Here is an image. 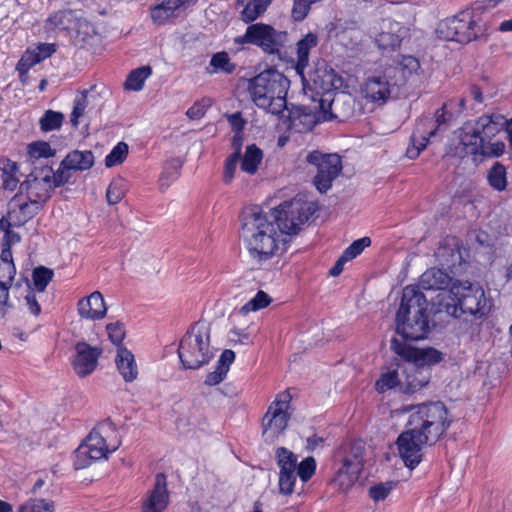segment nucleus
I'll return each mask as SVG.
<instances>
[{
	"label": "nucleus",
	"instance_id": "f257e3e1",
	"mask_svg": "<svg viewBox=\"0 0 512 512\" xmlns=\"http://www.w3.org/2000/svg\"><path fill=\"white\" fill-rule=\"evenodd\" d=\"M317 209L316 202L300 195L271 213L257 205L245 207L240 215V236L250 257L258 263L270 260L286 244L287 237L297 234Z\"/></svg>",
	"mask_w": 512,
	"mask_h": 512
},
{
	"label": "nucleus",
	"instance_id": "f03ea898",
	"mask_svg": "<svg viewBox=\"0 0 512 512\" xmlns=\"http://www.w3.org/2000/svg\"><path fill=\"white\" fill-rule=\"evenodd\" d=\"M433 304L437 312H444L454 318L466 314L481 319L492 308V300L487 297L484 289L470 282L453 284L449 291L438 293Z\"/></svg>",
	"mask_w": 512,
	"mask_h": 512
},
{
	"label": "nucleus",
	"instance_id": "7ed1b4c3",
	"mask_svg": "<svg viewBox=\"0 0 512 512\" xmlns=\"http://www.w3.org/2000/svg\"><path fill=\"white\" fill-rule=\"evenodd\" d=\"M391 349L403 359L402 369V393L412 394L430 381V368L432 364L442 360V353L434 348H415L397 338L391 340Z\"/></svg>",
	"mask_w": 512,
	"mask_h": 512
},
{
	"label": "nucleus",
	"instance_id": "20e7f679",
	"mask_svg": "<svg viewBox=\"0 0 512 512\" xmlns=\"http://www.w3.org/2000/svg\"><path fill=\"white\" fill-rule=\"evenodd\" d=\"M426 296L419 287L403 289L400 307L396 314V331L405 340L424 339L429 333Z\"/></svg>",
	"mask_w": 512,
	"mask_h": 512
},
{
	"label": "nucleus",
	"instance_id": "39448f33",
	"mask_svg": "<svg viewBox=\"0 0 512 512\" xmlns=\"http://www.w3.org/2000/svg\"><path fill=\"white\" fill-rule=\"evenodd\" d=\"M290 81L274 69L265 70L249 82V92L255 105L268 113L279 115L287 106Z\"/></svg>",
	"mask_w": 512,
	"mask_h": 512
},
{
	"label": "nucleus",
	"instance_id": "423d86ee",
	"mask_svg": "<svg viewBox=\"0 0 512 512\" xmlns=\"http://www.w3.org/2000/svg\"><path fill=\"white\" fill-rule=\"evenodd\" d=\"M121 445L115 425L110 421L97 424L75 451L74 466L84 469L94 461L104 460Z\"/></svg>",
	"mask_w": 512,
	"mask_h": 512
},
{
	"label": "nucleus",
	"instance_id": "0eeeda50",
	"mask_svg": "<svg viewBox=\"0 0 512 512\" xmlns=\"http://www.w3.org/2000/svg\"><path fill=\"white\" fill-rule=\"evenodd\" d=\"M403 410L411 412L407 426L417 429L433 444L446 433L452 422L446 406L440 401L406 406Z\"/></svg>",
	"mask_w": 512,
	"mask_h": 512
},
{
	"label": "nucleus",
	"instance_id": "6e6552de",
	"mask_svg": "<svg viewBox=\"0 0 512 512\" xmlns=\"http://www.w3.org/2000/svg\"><path fill=\"white\" fill-rule=\"evenodd\" d=\"M179 359L186 369H198L214 356L210 344V326L204 321L191 325L180 341L178 348Z\"/></svg>",
	"mask_w": 512,
	"mask_h": 512
},
{
	"label": "nucleus",
	"instance_id": "1a4fd4ad",
	"mask_svg": "<svg viewBox=\"0 0 512 512\" xmlns=\"http://www.w3.org/2000/svg\"><path fill=\"white\" fill-rule=\"evenodd\" d=\"M482 32L479 18L473 10L466 9L458 14L441 20L436 28L439 39L466 44L475 40Z\"/></svg>",
	"mask_w": 512,
	"mask_h": 512
},
{
	"label": "nucleus",
	"instance_id": "9d476101",
	"mask_svg": "<svg viewBox=\"0 0 512 512\" xmlns=\"http://www.w3.org/2000/svg\"><path fill=\"white\" fill-rule=\"evenodd\" d=\"M288 34L286 31L276 30L269 24L254 23L247 26L243 35L234 38L238 48L253 45L269 55H278L285 47Z\"/></svg>",
	"mask_w": 512,
	"mask_h": 512
},
{
	"label": "nucleus",
	"instance_id": "9b49d317",
	"mask_svg": "<svg viewBox=\"0 0 512 512\" xmlns=\"http://www.w3.org/2000/svg\"><path fill=\"white\" fill-rule=\"evenodd\" d=\"M291 399L290 393L283 391L268 406L261 422L262 437L266 443H273L286 430L292 415Z\"/></svg>",
	"mask_w": 512,
	"mask_h": 512
},
{
	"label": "nucleus",
	"instance_id": "f8f14e48",
	"mask_svg": "<svg viewBox=\"0 0 512 512\" xmlns=\"http://www.w3.org/2000/svg\"><path fill=\"white\" fill-rule=\"evenodd\" d=\"M369 35L383 54L399 50L405 39L410 37V28L392 17H383L369 28Z\"/></svg>",
	"mask_w": 512,
	"mask_h": 512
},
{
	"label": "nucleus",
	"instance_id": "ddd939ff",
	"mask_svg": "<svg viewBox=\"0 0 512 512\" xmlns=\"http://www.w3.org/2000/svg\"><path fill=\"white\" fill-rule=\"evenodd\" d=\"M341 465L333 478V483L341 491L351 488L358 480L364 466V444L357 441L343 448Z\"/></svg>",
	"mask_w": 512,
	"mask_h": 512
},
{
	"label": "nucleus",
	"instance_id": "4468645a",
	"mask_svg": "<svg viewBox=\"0 0 512 512\" xmlns=\"http://www.w3.org/2000/svg\"><path fill=\"white\" fill-rule=\"evenodd\" d=\"M393 70L384 68L369 75L360 85V95L370 103L384 105L399 88V80H395Z\"/></svg>",
	"mask_w": 512,
	"mask_h": 512
},
{
	"label": "nucleus",
	"instance_id": "2eb2a0df",
	"mask_svg": "<svg viewBox=\"0 0 512 512\" xmlns=\"http://www.w3.org/2000/svg\"><path fill=\"white\" fill-rule=\"evenodd\" d=\"M306 160L317 168L314 177V185L317 190L321 193L327 192L342 171L340 156L338 154H324L315 150L307 154Z\"/></svg>",
	"mask_w": 512,
	"mask_h": 512
},
{
	"label": "nucleus",
	"instance_id": "dca6fc26",
	"mask_svg": "<svg viewBox=\"0 0 512 512\" xmlns=\"http://www.w3.org/2000/svg\"><path fill=\"white\" fill-rule=\"evenodd\" d=\"M49 177H53V169L50 166L35 168L20 185V194L42 207L53 192Z\"/></svg>",
	"mask_w": 512,
	"mask_h": 512
},
{
	"label": "nucleus",
	"instance_id": "f3484780",
	"mask_svg": "<svg viewBox=\"0 0 512 512\" xmlns=\"http://www.w3.org/2000/svg\"><path fill=\"white\" fill-rule=\"evenodd\" d=\"M452 103L444 104L435 113V121L432 118H422L416 123L415 130L411 136V143L406 150V155L409 159H416L421 151L426 147L429 138L436 133L435 123L440 126L446 122V114L448 107Z\"/></svg>",
	"mask_w": 512,
	"mask_h": 512
},
{
	"label": "nucleus",
	"instance_id": "a211bd4d",
	"mask_svg": "<svg viewBox=\"0 0 512 512\" xmlns=\"http://www.w3.org/2000/svg\"><path fill=\"white\" fill-rule=\"evenodd\" d=\"M423 434L414 427H408L397 438L396 445L399 456L406 467L414 469L422 460V448L433 443L423 438Z\"/></svg>",
	"mask_w": 512,
	"mask_h": 512
},
{
	"label": "nucleus",
	"instance_id": "6ab92c4d",
	"mask_svg": "<svg viewBox=\"0 0 512 512\" xmlns=\"http://www.w3.org/2000/svg\"><path fill=\"white\" fill-rule=\"evenodd\" d=\"M276 461L279 467L278 487L280 494L290 496L295 491L297 481V456L290 450L280 447L276 450Z\"/></svg>",
	"mask_w": 512,
	"mask_h": 512
},
{
	"label": "nucleus",
	"instance_id": "aec40b11",
	"mask_svg": "<svg viewBox=\"0 0 512 512\" xmlns=\"http://www.w3.org/2000/svg\"><path fill=\"white\" fill-rule=\"evenodd\" d=\"M40 208L24 195H15L9 202L7 214L0 219V226L20 227L33 218Z\"/></svg>",
	"mask_w": 512,
	"mask_h": 512
},
{
	"label": "nucleus",
	"instance_id": "412c9836",
	"mask_svg": "<svg viewBox=\"0 0 512 512\" xmlns=\"http://www.w3.org/2000/svg\"><path fill=\"white\" fill-rule=\"evenodd\" d=\"M102 354L99 347L91 346L86 342H78L75 345V354L72 358V366L79 377H85L92 374L97 365L98 359Z\"/></svg>",
	"mask_w": 512,
	"mask_h": 512
},
{
	"label": "nucleus",
	"instance_id": "4be33fe9",
	"mask_svg": "<svg viewBox=\"0 0 512 512\" xmlns=\"http://www.w3.org/2000/svg\"><path fill=\"white\" fill-rule=\"evenodd\" d=\"M169 504L166 476L158 473L153 488L142 499L141 512H164Z\"/></svg>",
	"mask_w": 512,
	"mask_h": 512
},
{
	"label": "nucleus",
	"instance_id": "5701e85b",
	"mask_svg": "<svg viewBox=\"0 0 512 512\" xmlns=\"http://www.w3.org/2000/svg\"><path fill=\"white\" fill-rule=\"evenodd\" d=\"M334 104V100L328 98H321L314 107L315 114L312 115V111L304 106L298 107L294 112L289 113V119L293 126H296V120L301 117L305 118V129L310 130L312 127L321 121H328L333 118V114L331 113V107Z\"/></svg>",
	"mask_w": 512,
	"mask_h": 512
},
{
	"label": "nucleus",
	"instance_id": "b1692460",
	"mask_svg": "<svg viewBox=\"0 0 512 512\" xmlns=\"http://www.w3.org/2000/svg\"><path fill=\"white\" fill-rule=\"evenodd\" d=\"M77 311L81 318L91 321L101 320L107 313V307L103 295L94 291L90 295L81 298L77 303Z\"/></svg>",
	"mask_w": 512,
	"mask_h": 512
},
{
	"label": "nucleus",
	"instance_id": "393cba45",
	"mask_svg": "<svg viewBox=\"0 0 512 512\" xmlns=\"http://www.w3.org/2000/svg\"><path fill=\"white\" fill-rule=\"evenodd\" d=\"M56 51L55 44L42 43L34 49L27 50L16 65V70L22 79L30 68L50 57Z\"/></svg>",
	"mask_w": 512,
	"mask_h": 512
},
{
	"label": "nucleus",
	"instance_id": "a878e982",
	"mask_svg": "<svg viewBox=\"0 0 512 512\" xmlns=\"http://www.w3.org/2000/svg\"><path fill=\"white\" fill-rule=\"evenodd\" d=\"M80 18L70 9L57 11L51 15L45 24L47 31H70L79 27Z\"/></svg>",
	"mask_w": 512,
	"mask_h": 512
},
{
	"label": "nucleus",
	"instance_id": "bb28decb",
	"mask_svg": "<svg viewBox=\"0 0 512 512\" xmlns=\"http://www.w3.org/2000/svg\"><path fill=\"white\" fill-rule=\"evenodd\" d=\"M438 262L447 268H452L461 262L459 242L455 237L444 239L435 251Z\"/></svg>",
	"mask_w": 512,
	"mask_h": 512
},
{
	"label": "nucleus",
	"instance_id": "cd10ccee",
	"mask_svg": "<svg viewBox=\"0 0 512 512\" xmlns=\"http://www.w3.org/2000/svg\"><path fill=\"white\" fill-rule=\"evenodd\" d=\"M385 68L393 70L391 74L395 75V80H399V87H401L419 71L420 62L414 56L403 55L399 60L395 61V65H389Z\"/></svg>",
	"mask_w": 512,
	"mask_h": 512
},
{
	"label": "nucleus",
	"instance_id": "c85d7f7f",
	"mask_svg": "<svg viewBox=\"0 0 512 512\" xmlns=\"http://www.w3.org/2000/svg\"><path fill=\"white\" fill-rule=\"evenodd\" d=\"M370 245L371 239L369 237H362L355 240L343 251L334 266L330 269V275L333 277L339 276L343 272L345 264L359 256L364 249Z\"/></svg>",
	"mask_w": 512,
	"mask_h": 512
},
{
	"label": "nucleus",
	"instance_id": "c756f323",
	"mask_svg": "<svg viewBox=\"0 0 512 512\" xmlns=\"http://www.w3.org/2000/svg\"><path fill=\"white\" fill-rule=\"evenodd\" d=\"M402 383L401 363H396L395 366L382 370L380 377L375 383V389L378 393H385L392 389L402 392Z\"/></svg>",
	"mask_w": 512,
	"mask_h": 512
},
{
	"label": "nucleus",
	"instance_id": "7c9ffc66",
	"mask_svg": "<svg viewBox=\"0 0 512 512\" xmlns=\"http://www.w3.org/2000/svg\"><path fill=\"white\" fill-rule=\"evenodd\" d=\"M184 5L185 0H163L151 8V19L156 25H164L176 18L177 11Z\"/></svg>",
	"mask_w": 512,
	"mask_h": 512
},
{
	"label": "nucleus",
	"instance_id": "2f4dec72",
	"mask_svg": "<svg viewBox=\"0 0 512 512\" xmlns=\"http://www.w3.org/2000/svg\"><path fill=\"white\" fill-rule=\"evenodd\" d=\"M460 143L465 154L473 156V161H479L480 150L483 149L484 140L475 125H466L460 134Z\"/></svg>",
	"mask_w": 512,
	"mask_h": 512
},
{
	"label": "nucleus",
	"instance_id": "473e14b6",
	"mask_svg": "<svg viewBox=\"0 0 512 512\" xmlns=\"http://www.w3.org/2000/svg\"><path fill=\"white\" fill-rule=\"evenodd\" d=\"M451 280L449 274L442 269L430 268L421 275L419 286L424 290H439L440 293L449 291L447 288Z\"/></svg>",
	"mask_w": 512,
	"mask_h": 512
},
{
	"label": "nucleus",
	"instance_id": "72a5a7b5",
	"mask_svg": "<svg viewBox=\"0 0 512 512\" xmlns=\"http://www.w3.org/2000/svg\"><path fill=\"white\" fill-rule=\"evenodd\" d=\"M115 363L118 372L126 382H132L137 378L138 367L134 355L127 348L118 347Z\"/></svg>",
	"mask_w": 512,
	"mask_h": 512
},
{
	"label": "nucleus",
	"instance_id": "f704fd0d",
	"mask_svg": "<svg viewBox=\"0 0 512 512\" xmlns=\"http://www.w3.org/2000/svg\"><path fill=\"white\" fill-rule=\"evenodd\" d=\"M506 123L504 116L500 114L483 115L475 123L481 138L484 142L492 140L503 128Z\"/></svg>",
	"mask_w": 512,
	"mask_h": 512
},
{
	"label": "nucleus",
	"instance_id": "c9c22d12",
	"mask_svg": "<svg viewBox=\"0 0 512 512\" xmlns=\"http://www.w3.org/2000/svg\"><path fill=\"white\" fill-rule=\"evenodd\" d=\"M318 44V36L313 33H307L297 42V63L296 70L299 74H303L304 69L309 64L310 50Z\"/></svg>",
	"mask_w": 512,
	"mask_h": 512
},
{
	"label": "nucleus",
	"instance_id": "e433bc0d",
	"mask_svg": "<svg viewBox=\"0 0 512 512\" xmlns=\"http://www.w3.org/2000/svg\"><path fill=\"white\" fill-rule=\"evenodd\" d=\"M62 164L71 171L88 170L94 164V155L91 151L74 150L63 159Z\"/></svg>",
	"mask_w": 512,
	"mask_h": 512
},
{
	"label": "nucleus",
	"instance_id": "4c0bfd02",
	"mask_svg": "<svg viewBox=\"0 0 512 512\" xmlns=\"http://www.w3.org/2000/svg\"><path fill=\"white\" fill-rule=\"evenodd\" d=\"M237 5L242 6L241 20L247 24H253L261 17L269 7L265 0H237Z\"/></svg>",
	"mask_w": 512,
	"mask_h": 512
},
{
	"label": "nucleus",
	"instance_id": "58836bf2",
	"mask_svg": "<svg viewBox=\"0 0 512 512\" xmlns=\"http://www.w3.org/2000/svg\"><path fill=\"white\" fill-rule=\"evenodd\" d=\"M263 159L262 150L255 144L248 145L241 158V170L249 175H254Z\"/></svg>",
	"mask_w": 512,
	"mask_h": 512
},
{
	"label": "nucleus",
	"instance_id": "ea45409f",
	"mask_svg": "<svg viewBox=\"0 0 512 512\" xmlns=\"http://www.w3.org/2000/svg\"><path fill=\"white\" fill-rule=\"evenodd\" d=\"M151 74L152 69L150 66H142L132 70L128 74L124 83L125 89L130 91H140Z\"/></svg>",
	"mask_w": 512,
	"mask_h": 512
},
{
	"label": "nucleus",
	"instance_id": "a19ab883",
	"mask_svg": "<svg viewBox=\"0 0 512 512\" xmlns=\"http://www.w3.org/2000/svg\"><path fill=\"white\" fill-rule=\"evenodd\" d=\"M54 271L44 266H38L32 272V288L29 290L44 292L48 284L52 281Z\"/></svg>",
	"mask_w": 512,
	"mask_h": 512
},
{
	"label": "nucleus",
	"instance_id": "79ce46f5",
	"mask_svg": "<svg viewBox=\"0 0 512 512\" xmlns=\"http://www.w3.org/2000/svg\"><path fill=\"white\" fill-rule=\"evenodd\" d=\"M27 154L33 163L39 159H48L55 155V150L46 141H35L28 145Z\"/></svg>",
	"mask_w": 512,
	"mask_h": 512
},
{
	"label": "nucleus",
	"instance_id": "37998d69",
	"mask_svg": "<svg viewBox=\"0 0 512 512\" xmlns=\"http://www.w3.org/2000/svg\"><path fill=\"white\" fill-rule=\"evenodd\" d=\"M182 168V162L179 159H172L168 161L163 168L161 176L159 178L160 187L167 188L172 182H174L180 175Z\"/></svg>",
	"mask_w": 512,
	"mask_h": 512
},
{
	"label": "nucleus",
	"instance_id": "c03bdc74",
	"mask_svg": "<svg viewBox=\"0 0 512 512\" xmlns=\"http://www.w3.org/2000/svg\"><path fill=\"white\" fill-rule=\"evenodd\" d=\"M211 70L208 69L209 73H232L235 70V64L230 60L228 53L218 52L214 54L210 60Z\"/></svg>",
	"mask_w": 512,
	"mask_h": 512
},
{
	"label": "nucleus",
	"instance_id": "a18cd8bd",
	"mask_svg": "<svg viewBox=\"0 0 512 512\" xmlns=\"http://www.w3.org/2000/svg\"><path fill=\"white\" fill-rule=\"evenodd\" d=\"M64 115L61 112L47 110L39 120L40 129L43 132H50L61 128Z\"/></svg>",
	"mask_w": 512,
	"mask_h": 512
},
{
	"label": "nucleus",
	"instance_id": "49530a36",
	"mask_svg": "<svg viewBox=\"0 0 512 512\" xmlns=\"http://www.w3.org/2000/svg\"><path fill=\"white\" fill-rule=\"evenodd\" d=\"M356 27L357 23L355 21L338 19L327 25V36L329 38H335L342 41L345 32L348 30H354Z\"/></svg>",
	"mask_w": 512,
	"mask_h": 512
},
{
	"label": "nucleus",
	"instance_id": "de8ad7c7",
	"mask_svg": "<svg viewBox=\"0 0 512 512\" xmlns=\"http://www.w3.org/2000/svg\"><path fill=\"white\" fill-rule=\"evenodd\" d=\"M489 184L496 190L502 191L506 188V169L503 165L496 163L488 174Z\"/></svg>",
	"mask_w": 512,
	"mask_h": 512
},
{
	"label": "nucleus",
	"instance_id": "09e8293b",
	"mask_svg": "<svg viewBox=\"0 0 512 512\" xmlns=\"http://www.w3.org/2000/svg\"><path fill=\"white\" fill-rule=\"evenodd\" d=\"M128 155V145L125 142H119L110 153L105 157L106 167H114L121 164Z\"/></svg>",
	"mask_w": 512,
	"mask_h": 512
},
{
	"label": "nucleus",
	"instance_id": "8fccbe9b",
	"mask_svg": "<svg viewBox=\"0 0 512 512\" xmlns=\"http://www.w3.org/2000/svg\"><path fill=\"white\" fill-rule=\"evenodd\" d=\"M270 302L271 298L269 295L266 292L259 290L256 295L242 307V312L247 314L249 312L258 311L267 307Z\"/></svg>",
	"mask_w": 512,
	"mask_h": 512
},
{
	"label": "nucleus",
	"instance_id": "3c124183",
	"mask_svg": "<svg viewBox=\"0 0 512 512\" xmlns=\"http://www.w3.org/2000/svg\"><path fill=\"white\" fill-rule=\"evenodd\" d=\"M240 159L241 154L239 148L226 158L223 171V181L226 184L231 183L234 179Z\"/></svg>",
	"mask_w": 512,
	"mask_h": 512
},
{
	"label": "nucleus",
	"instance_id": "603ef678",
	"mask_svg": "<svg viewBox=\"0 0 512 512\" xmlns=\"http://www.w3.org/2000/svg\"><path fill=\"white\" fill-rule=\"evenodd\" d=\"M316 471V461L313 457L303 459L297 463L296 473L300 480L305 483L309 481Z\"/></svg>",
	"mask_w": 512,
	"mask_h": 512
},
{
	"label": "nucleus",
	"instance_id": "864d4df0",
	"mask_svg": "<svg viewBox=\"0 0 512 512\" xmlns=\"http://www.w3.org/2000/svg\"><path fill=\"white\" fill-rule=\"evenodd\" d=\"M88 101H87V95L86 92L81 93L80 95H77L74 99L73 103V110L71 113V124L74 127H77L79 124V118L84 115V112L86 110Z\"/></svg>",
	"mask_w": 512,
	"mask_h": 512
},
{
	"label": "nucleus",
	"instance_id": "5fc2aeb1",
	"mask_svg": "<svg viewBox=\"0 0 512 512\" xmlns=\"http://www.w3.org/2000/svg\"><path fill=\"white\" fill-rule=\"evenodd\" d=\"M125 195V187L122 180L110 183L106 191V198L110 205L119 203Z\"/></svg>",
	"mask_w": 512,
	"mask_h": 512
},
{
	"label": "nucleus",
	"instance_id": "6e6d98bb",
	"mask_svg": "<svg viewBox=\"0 0 512 512\" xmlns=\"http://www.w3.org/2000/svg\"><path fill=\"white\" fill-rule=\"evenodd\" d=\"M212 101L210 98H202L201 100L196 101L186 112V115L189 119L198 120L201 119L207 109L211 106Z\"/></svg>",
	"mask_w": 512,
	"mask_h": 512
},
{
	"label": "nucleus",
	"instance_id": "4d7b16f0",
	"mask_svg": "<svg viewBox=\"0 0 512 512\" xmlns=\"http://www.w3.org/2000/svg\"><path fill=\"white\" fill-rule=\"evenodd\" d=\"M505 151V144L502 141L491 142L487 141L483 144V149L480 150L479 161L483 157H499Z\"/></svg>",
	"mask_w": 512,
	"mask_h": 512
},
{
	"label": "nucleus",
	"instance_id": "13d9d810",
	"mask_svg": "<svg viewBox=\"0 0 512 512\" xmlns=\"http://www.w3.org/2000/svg\"><path fill=\"white\" fill-rule=\"evenodd\" d=\"M312 5L313 3L310 0H294L291 11L293 20L296 22L303 21L308 16Z\"/></svg>",
	"mask_w": 512,
	"mask_h": 512
},
{
	"label": "nucleus",
	"instance_id": "bf43d9fd",
	"mask_svg": "<svg viewBox=\"0 0 512 512\" xmlns=\"http://www.w3.org/2000/svg\"><path fill=\"white\" fill-rule=\"evenodd\" d=\"M393 482L380 483L369 489V495L374 501L384 500L394 488Z\"/></svg>",
	"mask_w": 512,
	"mask_h": 512
},
{
	"label": "nucleus",
	"instance_id": "052dcab7",
	"mask_svg": "<svg viewBox=\"0 0 512 512\" xmlns=\"http://www.w3.org/2000/svg\"><path fill=\"white\" fill-rule=\"evenodd\" d=\"M71 176V170L63 167V164L61 163L57 171L53 170V177H49L53 190L56 187H60L66 184L71 178Z\"/></svg>",
	"mask_w": 512,
	"mask_h": 512
},
{
	"label": "nucleus",
	"instance_id": "680f3d73",
	"mask_svg": "<svg viewBox=\"0 0 512 512\" xmlns=\"http://www.w3.org/2000/svg\"><path fill=\"white\" fill-rule=\"evenodd\" d=\"M106 330L111 342L119 347L125 336L123 324L120 322L110 323L107 325Z\"/></svg>",
	"mask_w": 512,
	"mask_h": 512
},
{
	"label": "nucleus",
	"instance_id": "e2e57ef3",
	"mask_svg": "<svg viewBox=\"0 0 512 512\" xmlns=\"http://www.w3.org/2000/svg\"><path fill=\"white\" fill-rule=\"evenodd\" d=\"M15 275L16 267L14 263L0 262V281L2 283L11 286Z\"/></svg>",
	"mask_w": 512,
	"mask_h": 512
},
{
	"label": "nucleus",
	"instance_id": "0e129e2a",
	"mask_svg": "<svg viewBox=\"0 0 512 512\" xmlns=\"http://www.w3.org/2000/svg\"><path fill=\"white\" fill-rule=\"evenodd\" d=\"M11 286H8L0 281V319L3 318L7 310L11 307L9 290Z\"/></svg>",
	"mask_w": 512,
	"mask_h": 512
},
{
	"label": "nucleus",
	"instance_id": "69168bd1",
	"mask_svg": "<svg viewBox=\"0 0 512 512\" xmlns=\"http://www.w3.org/2000/svg\"><path fill=\"white\" fill-rule=\"evenodd\" d=\"M25 306L33 316H39L41 313V306L36 298L34 290H29L24 297Z\"/></svg>",
	"mask_w": 512,
	"mask_h": 512
},
{
	"label": "nucleus",
	"instance_id": "338daca9",
	"mask_svg": "<svg viewBox=\"0 0 512 512\" xmlns=\"http://www.w3.org/2000/svg\"><path fill=\"white\" fill-rule=\"evenodd\" d=\"M13 226H6L4 225L3 227L0 226V229L4 232V237H3V245H6V246H12L18 242H20L21 238H20V235L18 233H16L15 231H13L11 228Z\"/></svg>",
	"mask_w": 512,
	"mask_h": 512
},
{
	"label": "nucleus",
	"instance_id": "774afa93",
	"mask_svg": "<svg viewBox=\"0 0 512 512\" xmlns=\"http://www.w3.org/2000/svg\"><path fill=\"white\" fill-rule=\"evenodd\" d=\"M19 179L11 174L7 168H3L2 186L5 190L14 191L18 185Z\"/></svg>",
	"mask_w": 512,
	"mask_h": 512
}]
</instances>
